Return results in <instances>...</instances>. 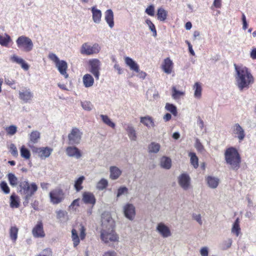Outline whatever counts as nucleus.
Listing matches in <instances>:
<instances>
[{"label": "nucleus", "mask_w": 256, "mask_h": 256, "mask_svg": "<svg viewBox=\"0 0 256 256\" xmlns=\"http://www.w3.org/2000/svg\"><path fill=\"white\" fill-rule=\"evenodd\" d=\"M128 193V190L126 186H120L118 189L116 198H118L122 195H127Z\"/></svg>", "instance_id": "nucleus-46"}, {"label": "nucleus", "mask_w": 256, "mask_h": 256, "mask_svg": "<svg viewBox=\"0 0 256 256\" xmlns=\"http://www.w3.org/2000/svg\"><path fill=\"white\" fill-rule=\"evenodd\" d=\"M20 153L21 156L26 160L29 159L30 156V152L24 146L21 147Z\"/></svg>", "instance_id": "nucleus-45"}, {"label": "nucleus", "mask_w": 256, "mask_h": 256, "mask_svg": "<svg viewBox=\"0 0 256 256\" xmlns=\"http://www.w3.org/2000/svg\"><path fill=\"white\" fill-rule=\"evenodd\" d=\"M19 97L20 99L27 102L31 100L33 98V93L29 89L19 92Z\"/></svg>", "instance_id": "nucleus-20"}, {"label": "nucleus", "mask_w": 256, "mask_h": 256, "mask_svg": "<svg viewBox=\"0 0 256 256\" xmlns=\"http://www.w3.org/2000/svg\"><path fill=\"white\" fill-rule=\"evenodd\" d=\"M226 162L231 166L234 170H238L240 167L241 158L237 150L231 147L226 150L224 153Z\"/></svg>", "instance_id": "nucleus-3"}, {"label": "nucleus", "mask_w": 256, "mask_h": 256, "mask_svg": "<svg viewBox=\"0 0 256 256\" xmlns=\"http://www.w3.org/2000/svg\"><path fill=\"white\" fill-rule=\"evenodd\" d=\"M108 186V182L105 178H102L98 182L96 185V189L99 190H102L105 189Z\"/></svg>", "instance_id": "nucleus-43"}, {"label": "nucleus", "mask_w": 256, "mask_h": 256, "mask_svg": "<svg viewBox=\"0 0 256 256\" xmlns=\"http://www.w3.org/2000/svg\"><path fill=\"white\" fill-rule=\"evenodd\" d=\"M193 89L194 90V96L195 98L198 99H200L202 97V88L201 84L196 82L194 84L193 86Z\"/></svg>", "instance_id": "nucleus-32"}, {"label": "nucleus", "mask_w": 256, "mask_h": 256, "mask_svg": "<svg viewBox=\"0 0 256 256\" xmlns=\"http://www.w3.org/2000/svg\"><path fill=\"white\" fill-rule=\"evenodd\" d=\"M0 186L2 190L6 194H9L10 190L6 182L4 181L2 182L0 184Z\"/></svg>", "instance_id": "nucleus-56"}, {"label": "nucleus", "mask_w": 256, "mask_h": 256, "mask_svg": "<svg viewBox=\"0 0 256 256\" xmlns=\"http://www.w3.org/2000/svg\"><path fill=\"white\" fill-rule=\"evenodd\" d=\"M192 218L196 220L200 224H202V220L201 216L200 214H193Z\"/></svg>", "instance_id": "nucleus-61"}, {"label": "nucleus", "mask_w": 256, "mask_h": 256, "mask_svg": "<svg viewBox=\"0 0 256 256\" xmlns=\"http://www.w3.org/2000/svg\"><path fill=\"white\" fill-rule=\"evenodd\" d=\"M145 12L148 16H153L154 15V6L151 4L148 6L145 10Z\"/></svg>", "instance_id": "nucleus-54"}, {"label": "nucleus", "mask_w": 256, "mask_h": 256, "mask_svg": "<svg viewBox=\"0 0 256 256\" xmlns=\"http://www.w3.org/2000/svg\"><path fill=\"white\" fill-rule=\"evenodd\" d=\"M90 72L94 76L96 79L98 80L100 76V62L96 58L89 60Z\"/></svg>", "instance_id": "nucleus-8"}, {"label": "nucleus", "mask_w": 256, "mask_h": 256, "mask_svg": "<svg viewBox=\"0 0 256 256\" xmlns=\"http://www.w3.org/2000/svg\"><path fill=\"white\" fill-rule=\"evenodd\" d=\"M236 72V86L240 90L248 88L254 82V78L250 71L246 67L238 68L235 65Z\"/></svg>", "instance_id": "nucleus-2"}, {"label": "nucleus", "mask_w": 256, "mask_h": 256, "mask_svg": "<svg viewBox=\"0 0 256 256\" xmlns=\"http://www.w3.org/2000/svg\"><path fill=\"white\" fill-rule=\"evenodd\" d=\"M232 134L234 138H238L239 142L242 141L246 136L244 128L238 123L234 124L232 128Z\"/></svg>", "instance_id": "nucleus-12"}, {"label": "nucleus", "mask_w": 256, "mask_h": 256, "mask_svg": "<svg viewBox=\"0 0 256 256\" xmlns=\"http://www.w3.org/2000/svg\"><path fill=\"white\" fill-rule=\"evenodd\" d=\"M160 146L158 143L152 142L148 147V150L149 153H158L160 150Z\"/></svg>", "instance_id": "nucleus-30"}, {"label": "nucleus", "mask_w": 256, "mask_h": 256, "mask_svg": "<svg viewBox=\"0 0 256 256\" xmlns=\"http://www.w3.org/2000/svg\"><path fill=\"white\" fill-rule=\"evenodd\" d=\"M52 252L50 249L44 250L41 254L36 256H52Z\"/></svg>", "instance_id": "nucleus-59"}, {"label": "nucleus", "mask_w": 256, "mask_h": 256, "mask_svg": "<svg viewBox=\"0 0 256 256\" xmlns=\"http://www.w3.org/2000/svg\"><path fill=\"white\" fill-rule=\"evenodd\" d=\"M189 156H190V162L194 168L198 167V158L194 152H190Z\"/></svg>", "instance_id": "nucleus-47"}, {"label": "nucleus", "mask_w": 256, "mask_h": 256, "mask_svg": "<svg viewBox=\"0 0 256 256\" xmlns=\"http://www.w3.org/2000/svg\"><path fill=\"white\" fill-rule=\"evenodd\" d=\"M194 146L198 152H202L204 150L203 145L198 138L196 139Z\"/></svg>", "instance_id": "nucleus-53"}, {"label": "nucleus", "mask_w": 256, "mask_h": 256, "mask_svg": "<svg viewBox=\"0 0 256 256\" xmlns=\"http://www.w3.org/2000/svg\"><path fill=\"white\" fill-rule=\"evenodd\" d=\"M178 180L179 186L184 190H188L191 188L190 178L188 174H181L178 177Z\"/></svg>", "instance_id": "nucleus-11"}, {"label": "nucleus", "mask_w": 256, "mask_h": 256, "mask_svg": "<svg viewBox=\"0 0 256 256\" xmlns=\"http://www.w3.org/2000/svg\"><path fill=\"white\" fill-rule=\"evenodd\" d=\"M72 238L74 246L76 247L80 244V238L77 232L75 229L72 230Z\"/></svg>", "instance_id": "nucleus-44"}, {"label": "nucleus", "mask_w": 256, "mask_h": 256, "mask_svg": "<svg viewBox=\"0 0 256 256\" xmlns=\"http://www.w3.org/2000/svg\"><path fill=\"white\" fill-rule=\"evenodd\" d=\"M55 65L60 74L63 76L64 78H67L68 77V74L66 72L68 69L67 62L65 60H60Z\"/></svg>", "instance_id": "nucleus-17"}, {"label": "nucleus", "mask_w": 256, "mask_h": 256, "mask_svg": "<svg viewBox=\"0 0 256 256\" xmlns=\"http://www.w3.org/2000/svg\"><path fill=\"white\" fill-rule=\"evenodd\" d=\"M40 132L37 130L32 131L30 134V141L33 144L37 143L40 138Z\"/></svg>", "instance_id": "nucleus-40"}, {"label": "nucleus", "mask_w": 256, "mask_h": 256, "mask_svg": "<svg viewBox=\"0 0 256 256\" xmlns=\"http://www.w3.org/2000/svg\"><path fill=\"white\" fill-rule=\"evenodd\" d=\"M104 19L109 26L112 28L114 26V13L112 10L109 9L105 12Z\"/></svg>", "instance_id": "nucleus-24"}, {"label": "nucleus", "mask_w": 256, "mask_h": 256, "mask_svg": "<svg viewBox=\"0 0 256 256\" xmlns=\"http://www.w3.org/2000/svg\"><path fill=\"white\" fill-rule=\"evenodd\" d=\"M184 91L178 90L174 86L172 87V97L174 100H178L180 97L184 96Z\"/></svg>", "instance_id": "nucleus-37"}, {"label": "nucleus", "mask_w": 256, "mask_h": 256, "mask_svg": "<svg viewBox=\"0 0 256 256\" xmlns=\"http://www.w3.org/2000/svg\"><path fill=\"white\" fill-rule=\"evenodd\" d=\"M6 130L8 134L12 136L16 133L17 131V127L16 126L12 125L6 128Z\"/></svg>", "instance_id": "nucleus-51"}, {"label": "nucleus", "mask_w": 256, "mask_h": 256, "mask_svg": "<svg viewBox=\"0 0 256 256\" xmlns=\"http://www.w3.org/2000/svg\"><path fill=\"white\" fill-rule=\"evenodd\" d=\"M168 12L163 8H160L158 9L157 10V18L158 20L164 22L167 18Z\"/></svg>", "instance_id": "nucleus-33"}, {"label": "nucleus", "mask_w": 256, "mask_h": 256, "mask_svg": "<svg viewBox=\"0 0 256 256\" xmlns=\"http://www.w3.org/2000/svg\"><path fill=\"white\" fill-rule=\"evenodd\" d=\"M32 234L35 238H44L45 234L43 228V224L41 221L38 222L32 230Z\"/></svg>", "instance_id": "nucleus-15"}, {"label": "nucleus", "mask_w": 256, "mask_h": 256, "mask_svg": "<svg viewBox=\"0 0 256 256\" xmlns=\"http://www.w3.org/2000/svg\"><path fill=\"white\" fill-rule=\"evenodd\" d=\"M33 152L38 154L42 160H44L50 156L53 151L52 148L46 146L37 148L33 146L32 148Z\"/></svg>", "instance_id": "nucleus-9"}, {"label": "nucleus", "mask_w": 256, "mask_h": 256, "mask_svg": "<svg viewBox=\"0 0 256 256\" xmlns=\"http://www.w3.org/2000/svg\"><path fill=\"white\" fill-rule=\"evenodd\" d=\"M110 178L112 180H116L120 176L122 171L118 167L115 166H110Z\"/></svg>", "instance_id": "nucleus-28"}, {"label": "nucleus", "mask_w": 256, "mask_h": 256, "mask_svg": "<svg viewBox=\"0 0 256 256\" xmlns=\"http://www.w3.org/2000/svg\"><path fill=\"white\" fill-rule=\"evenodd\" d=\"M79 201L80 198H77L76 200H74L70 204V205L68 207L69 210H76V208L79 206Z\"/></svg>", "instance_id": "nucleus-55"}, {"label": "nucleus", "mask_w": 256, "mask_h": 256, "mask_svg": "<svg viewBox=\"0 0 256 256\" xmlns=\"http://www.w3.org/2000/svg\"><path fill=\"white\" fill-rule=\"evenodd\" d=\"M82 132L77 128H73L68 135L69 144H78L81 140Z\"/></svg>", "instance_id": "nucleus-7"}, {"label": "nucleus", "mask_w": 256, "mask_h": 256, "mask_svg": "<svg viewBox=\"0 0 256 256\" xmlns=\"http://www.w3.org/2000/svg\"><path fill=\"white\" fill-rule=\"evenodd\" d=\"M100 50V48L98 44L90 45L86 42L82 44L81 47L80 53L82 54L91 55L98 53Z\"/></svg>", "instance_id": "nucleus-6"}, {"label": "nucleus", "mask_w": 256, "mask_h": 256, "mask_svg": "<svg viewBox=\"0 0 256 256\" xmlns=\"http://www.w3.org/2000/svg\"><path fill=\"white\" fill-rule=\"evenodd\" d=\"M10 206L12 208H17L20 206L18 198L15 194H12L10 198Z\"/></svg>", "instance_id": "nucleus-39"}, {"label": "nucleus", "mask_w": 256, "mask_h": 256, "mask_svg": "<svg viewBox=\"0 0 256 256\" xmlns=\"http://www.w3.org/2000/svg\"><path fill=\"white\" fill-rule=\"evenodd\" d=\"M7 176L10 186L13 187L16 186L18 183L17 177L12 173H9Z\"/></svg>", "instance_id": "nucleus-38"}, {"label": "nucleus", "mask_w": 256, "mask_h": 256, "mask_svg": "<svg viewBox=\"0 0 256 256\" xmlns=\"http://www.w3.org/2000/svg\"><path fill=\"white\" fill-rule=\"evenodd\" d=\"M85 178L84 176H80L75 180L74 187L76 192H80L83 188L82 184Z\"/></svg>", "instance_id": "nucleus-36"}, {"label": "nucleus", "mask_w": 256, "mask_h": 256, "mask_svg": "<svg viewBox=\"0 0 256 256\" xmlns=\"http://www.w3.org/2000/svg\"><path fill=\"white\" fill-rule=\"evenodd\" d=\"M212 6L216 8H220L222 6V0H214Z\"/></svg>", "instance_id": "nucleus-63"}, {"label": "nucleus", "mask_w": 256, "mask_h": 256, "mask_svg": "<svg viewBox=\"0 0 256 256\" xmlns=\"http://www.w3.org/2000/svg\"><path fill=\"white\" fill-rule=\"evenodd\" d=\"M82 81L84 86L86 88H90L93 86L94 79L90 74H86L82 78Z\"/></svg>", "instance_id": "nucleus-27"}, {"label": "nucleus", "mask_w": 256, "mask_h": 256, "mask_svg": "<svg viewBox=\"0 0 256 256\" xmlns=\"http://www.w3.org/2000/svg\"><path fill=\"white\" fill-rule=\"evenodd\" d=\"M156 230L164 238H168L172 236L170 228L162 222L158 224Z\"/></svg>", "instance_id": "nucleus-13"}, {"label": "nucleus", "mask_w": 256, "mask_h": 256, "mask_svg": "<svg viewBox=\"0 0 256 256\" xmlns=\"http://www.w3.org/2000/svg\"><path fill=\"white\" fill-rule=\"evenodd\" d=\"M82 200L86 204L94 205L96 200L94 194L90 192H84L82 194Z\"/></svg>", "instance_id": "nucleus-18"}, {"label": "nucleus", "mask_w": 256, "mask_h": 256, "mask_svg": "<svg viewBox=\"0 0 256 256\" xmlns=\"http://www.w3.org/2000/svg\"><path fill=\"white\" fill-rule=\"evenodd\" d=\"M38 190V186L34 183L30 184L28 180L20 181L18 186V192L24 196V199L28 200Z\"/></svg>", "instance_id": "nucleus-4"}, {"label": "nucleus", "mask_w": 256, "mask_h": 256, "mask_svg": "<svg viewBox=\"0 0 256 256\" xmlns=\"http://www.w3.org/2000/svg\"><path fill=\"white\" fill-rule=\"evenodd\" d=\"M91 11L92 14V20L94 22L99 24L101 20L102 12L100 10L93 6L91 8Z\"/></svg>", "instance_id": "nucleus-25"}, {"label": "nucleus", "mask_w": 256, "mask_h": 256, "mask_svg": "<svg viewBox=\"0 0 256 256\" xmlns=\"http://www.w3.org/2000/svg\"><path fill=\"white\" fill-rule=\"evenodd\" d=\"M81 106L84 110L87 111H90L93 108V105L89 101L81 102Z\"/></svg>", "instance_id": "nucleus-50"}, {"label": "nucleus", "mask_w": 256, "mask_h": 256, "mask_svg": "<svg viewBox=\"0 0 256 256\" xmlns=\"http://www.w3.org/2000/svg\"><path fill=\"white\" fill-rule=\"evenodd\" d=\"M48 58L54 62L55 64L60 60L59 59V58L58 57V56L54 53H50L48 54Z\"/></svg>", "instance_id": "nucleus-58"}, {"label": "nucleus", "mask_w": 256, "mask_h": 256, "mask_svg": "<svg viewBox=\"0 0 256 256\" xmlns=\"http://www.w3.org/2000/svg\"><path fill=\"white\" fill-rule=\"evenodd\" d=\"M102 226L100 237L105 243L118 240V236L114 230V221L108 212H104L102 216Z\"/></svg>", "instance_id": "nucleus-1"}, {"label": "nucleus", "mask_w": 256, "mask_h": 256, "mask_svg": "<svg viewBox=\"0 0 256 256\" xmlns=\"http://www.w3.org/2000/svg\"><path fill=\"white\" fill-rule=\"evenodd\" d=\"M86 229L82 225H80V238L82 240L84 239L86 237Z\"/></svg>", "instance_id": "nucleus-60"}, {"label": "nucleus", "mask_w": 256, "mask_h": 256, "mask_svg": "<svg viewBox=\"0 0 256 256\" xmlns=\"http://www.w3.org/2000/svg\"><path fill=\"white\" fill-rule=\"evenodd\" d=\"M240 224V220L239 218H238L234 222L232 228V233L234 234L236 236H238L241 232Z\"/></svg>", "instance_id": "nucleus-29"}, {"label": "nucleus", "mask_w": 256, "mask_h": 256, "mask_svg": "<svg viewBox=\"0 0 256 256\" xmlns=\"http://www.w3.org/2000/svg\"><path fill=\"white\" fill-rule=\"evenodd\" d=\"M146 24L148 26L149 29L152 32L153 36H156V30L154 24L150 19H146L145 21Z\"/></svg>", "instance_id": "nucleus-49"}, {"label": "nucleus", "mask_w": 256, "mask_h": 256, "mask_svg": "<svg viewBox=\"0 0 256 256\" xmlns=\"http://www.w3.org/2000/svg\"><path fill=\"white\" fill-rule=\"evenodd\" d=\"M18 229L16 226H11L10 230V239L15 242L18 238Z\"/></svg>", "instance_id": "nucleus-35"}, {"label": "nucleus", "mask_w": 256, "mask_h": 256, "mask_svg": "<svg viewBox=\"0 0 256 256\" xmlns=\"http://www.w3.org/2000/svg\"><path fill=\"white\" fill-rule=\"evenodd\" d=\"M126 130L127 132L128 136L131 140L136 141V134L134 128L132 125H128Z\"/></svg>", "instance_id": "nucleus-31"}, {"label": "nucleus", "mask_w": 256, "mask_h": 256, "mask_svg": "<svg viewBox=\"0 0 256 256\" xmlns=\"http://www.w3.org/2000/svg\"><path fill=\"white\" fill-rule=\"evenodd\" d=\"M140 122L148 128H153L155 126L152 118L148 116L141 117Z\"/></svg>", "instance_id": "nucleus-26"}, {"label": "nucleus", "mask_w": 256, "mask_h": 256, "mask_svg": "<svg viewBox=\"0 0 256 256\" xmlns=\"http://www.w3.org/2000/svg\"><path fill=\"white\" fill-rule=\"evenodd\" d=\"M126 64L128 66L130 69L136 72H139V66L138 64L132 58L126 56L124 58Z\"/></svg>", "instance_id": "nucleus-23"}, {"label": "nucleus", "mask_w": 256, "mask_h": 256, "mask_svg": "<svg viewBox=\"0 0 256 256\" xmlns=\"http://www.w3.org/2000/svg\"><path fill=\"white\" fill-rule=\"evenodd\" d=\"M172 161L170 158L163 156L160 160V166L165 169H170L171 167Z\"/></svg>", "instance_id": "nucleus-34"}, {"label": "nucleus", "mask_w": 256, "mask_h": 256, "mask_svg": "<svg viewBox=\"0 0 256 256\" xmlns=\"http://www.w3.org/2000/svg\"><path fill=\"white\" fill-rule=\"evenodd\" d=\"M104 256H116V253L114 250H110L104 253Z\"/></svg>", "instance_id": "nucleus-64"}, {"label": "nucleus", "mask_w": 256, "mask_h": 256, "mask_svg": "<svg viewBox=\"0 0 256 256\" xmlns=\"http://www.w3.org/2000/svg\"><path fill=\"white\" fill-rule=\"evenodd\" d=\"M100 117L102 118V121L104 124L108 125V126L114 128L116 126V124L114 122H113L111 120L108 118V116L106 115L100 114Z\"/></svg>", "instance_id": "nucleus-42"}, {"label": "nucleus", "mask_w": 256, "mask_h": 256, "mask_svg": "<svg viewBox=\"0 0 256 256\" xmlns=\"http://www.w3.org/2000/svg\"><path fill=\"white\" fill-rule=\"evenodd\" d=\"M10 60L12 62L20 64L21 67L24 70H28L29 69V65L22 58L18 57L16 55H13L10 57Z\"/></svg>", "instance_id": "nucleus-21"}, {"label": "nucleus", "mask_w": 256, "mask_h": 256, "mask_svg": "<svg viewBox=\"0 0 256 256\" xmlns=\"http://www.w3.org/2000/svg\"><path fill=\"white\" fill-rule=\"evenodd\" d=\"M9 151L14 156L17 157L18 156V150L14 144H11L10 145Z\"/></svg>", "instance_id": "nucleus-52"}, {"label": "nucleus", "mask_w": 256, "mask_h": 256, "mask_svg": "<svg viewBox=\"0 0 256 256\" xmlns=\"http://www.w3.org/2000/svg\"><path fill=\"white\" fill-rule=\"evenodd\" d=\"M200 254L202 256H208V251L206 247H203L200 249Z\"/></svg>", "instance_id": "nucleus-62"}, {"label": "nucleus", "mask_w": 256, "mask_h": 256, "mask_svg": "<svg viewBox=\"0 0 256 256\" xmlns=\"http://www.w3.org/2000/svg\"><path fill=\"white\" fill-rule=\"evenodd\" d=\"M56 217L58 219L64 218L66 216H67L68 212L63 210H59L56 212Z\"/></svg>", "instance_id": "nucleus-57"}, {"label": "nucleus", "mask_w": 256, "mask_h": 256, "mask_svg": "<svg viewBox=\"0 0 256 256\" xmlns=\"http://www.w3.org/2000/svg\"><path fill=\"white\" fill-rule=\"evenodd\" d=\"M18 48L24 52H30L34 48L32 40L25 36H19L16 40Z\"/></svg>", "instance_id": "nucleus-5"}, {"label": "nucleus", "mask_w": 256, "mask_h": 256, "mask_svg": "<svg viewBox=\"0 0 256 256\" xmlns=\"http://www.w3.org/2000/svg\"><path fill=\"white\" fill-rule=\"evenodd\" d=\"M50 202L53 204H58L64 199V194L62 190L56 188L50 193Z\"/></svg>", "instance_id": "nucleus-10"}, {"label": "nucleus", "mask_w": 256, "mask_h": 256, "mask_svg": "<svg viewBox=\"0 0 256 256\" xmlns=\"http://www.w3.org/2000/svg\"><path fill=\"white\" fill-rule=\"evenodd\" d=\"M66 152L68 156L74 158L76 159H78L82 156V153L80 150L76 146H68L66 148Z\"/></svg>", "instance_id": "nucleus-16"}, {"label": "nucleus", "mask_w": 256, "mask_h": 256, "mask_svg": "<svg viewBox=\"0 0 256 256\" xmlns=\"http://www.w3.org/2000/svg\"><path fill=\"white\" fill-rule=\"evenodd\" d=\"M162 67L165 73L167 74L172 73L173 68V62L170 58H167L164 60Z\"/></svg>", "instance_id": "nucleus-19"}, {"label": "nucleus", "mask_w": 256, "mask_h": 256, "mask_svg": "<svg viewBox=\"0 0 256 256\" xmlns=\"http://www.w3.org/2000/svg\"><path fill=\"white\" fill-rule=\"evenodd\" d=\"M166 109L170 112L173 115L176 116L177 114V110L175 106L172 104L167 103L165 106Z\"/></svg>", "instance_id": "nucleus-48"}, {"label": "nucleus", "mask_w": 256, "mask_h": 256, "mask_svg": "<svg viewBox=\"0 0 256 256\" xmlns=\"http://www.w3.org/2000/svg\"><path fill=\"white\" fill-rule=\"evenodd\" d=\"M208 186L211 188H216L220 183V179L215 176H208L206 178Z\"/></svg>", "instance_id": "nucleus-22"}, {"label": "nucleus", "mask_w": 256, "mask_h": 256, "mask_svg": "<svg viewBox=\"0 0 256 256\" xmlns=\"http://www.w3.org/2000/svg\"><path fill=\"white\" fill-rule=\"evenodd\" d=\"M124 216L129 220H132L136 216V208L132 204H126L123 208Z\"/></svg>", "instance_id": "nucleus-14"}, {"label": "nucleus", "mask_w": 256, "mask_h": 256, "mask_svg": "<svg viewBox=\"0 0 256 256\" xmlns=\"http://www.w3.org/2000/svg\"><path fill=\"white\" fill-rule=\"evenodd\" d=\"M10 40V37L7 34H0V44L2 46H7Z\"/></svg>", "instance_id": "nucleus-41"}]
</instances>
